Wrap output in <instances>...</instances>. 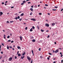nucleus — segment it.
<instances>
[{
	"mask_svg": "<svg viewBox=\"0 0 63 63\" xmlns=\"http://www.w3.org/2000/svg\"><path fill=\"white\" fill-rule=\"evenodd\" d=\"M27 58L29 61H31V58L29 57V56H27Z\"/></svg>",
	"mask_w": 63,
	"mask_h": 63,
	"instance_id": "nucleus-1",
	"label": "nucleus"
},
{
	"mask_svg": "<svg viewBox=\"0 0 63 63\" xmlns=\"http://www.w3.org/2000/svg\"><path fill=\"white\" fill-rule=\"evenodd\" d=\"M45 26H47V27H49V24L47 23H46L45 24Z\"/></svg>",
	"mask_w": 63,
	"mask_h": 63,
	"instance_id": "nucleus-2",
	"label": "nucleus"
},
{
	"mask_svg": "<svg viewBox=\"0 0 63 63\" xmlns=\"http://www.w3.org/2000/svg\"><path fill=\"white\" fill-rule=\"evenodd\" d=\"M12 59V57H11L9 58V59H8V60H9V61H11Z\"/></svg>",
	"mask_w": 63,
	"mask_h": 63,
	"instance_id": "nucleus-3",
	"label": "nucleus"
},
{
	"mask_svg": "<svg viewBox=\"0 0 63 63\" xmlns=\"http://www.w3.org/2000/svg\"><path fill=\"white\" fill-rule=\"evenodd\" d=\"M58 50H58V49L56 50V51H55V53H57V52H58Z\"/></svg>",
	"mask_w": 63,
	"mask_h": 63,
	"instance_id": "nucleus-4",
	"label": "nucleus"
},
{
	"mask_svg": "<svg viewBox=\"0 0 63 63\" xmlns=\"http://www.w3.org/2000/svg\"><path fill=\"white\" fill-rule=\"evenodd\" d=\"M31 20H33V21H36V19L34 18H32L31 19Z\"/></svg>",
	"mask_w": 63,
	"mask_h": 63,
	"instance_id": "nucleus-5",
	"label": "nucleus"
},
{
	"mask_svg": "<svg viewBox=\"0 0 63 63\" xmlns=\"http://www.w3.org/2000/svg\"><path fill=\"white\" fill-rule=\"evenodd\" d=\"M3 12H0V16H1V15H3Z\"/></svg>",
	"mask_w": 63,
	"mask_h": 63,
	"instance_id": "nucleus-6",
	"label": "nucleus"
},
{
	"mask_svg": "<svg viewBox=\"0 0 63 63\" xmlns=\"http://www.w3.org/2000/svg\"><path fill=\"white\" fill-rule=\"evenodd\" d=\"M20 40L21 41H22V36H20Z\"/></svg>",
	"mask_w": 63,
	"mask_h": 63,
	"instance_id": "nucleus-7",
	"label": "nucleus"
},
{
	"mask_svg": "<svg viewBox=\"0 0 63 63\" xmlns=\"http://www.w3.org/2000/svg\"><path fill=\"white\" fill-rule=\"evenodd\" d=\"M26 53L25 52H24V53L22 54V56H23Z\"/></svg>",
	"mask_w": 63,
	"mask_h": 63,
	"instance_id": "nucleus-8",
	"label": "nucleus"
},
{
	"mask_svg": "<svg viewBox=\"0 0 63 63\" xmlns=\"http://www.w3.org/2000/svg\"><path fill=\"white\" fill-rule=\"evenodd\" d=\"M24 58V56H23V57H21V58L22 59H23V58Z\"/></svg>",
	"mask_w": 63,
	"mask_h": 63,
	"instance_id": "nucleus-9",
	"label": "nucleus"
},
{
	"mask_svg": "<svg viewBox=\"0 0 63 63\" xmlns=\"http://www.w3.org/2000/svg\"><path fill=\"white\" fill-rule=\"evenodd\" d=\"M35 41H36L35 39H33L32 40V42H35Z\"/></svg>",
	"mask_w": 63,
	"mask_h": 63,
	"instance_id": "nucleus-10",
	"label": "nucleus"
},
{
	"mask_svg": "<svg viewBox=\"0 0 63 63\" xmlns=\"http://www.w3.org/2000/svg\"><path fill=\"white\" fill-rule=\"evenodd\" d=\"M32 54L34 56V53L33 52V50H32Z\"/></svg>",
	"mask_w": 63,
	"mask_h": 63,
	"instance_id": "nucleus-11",
	"label": "nucleus"
},
{
	"mask_svg": "<svg viewBox=\"0 0 63 63\" xmlns=\"http://www.w3.org/2000/svg\"><path fill=\"white\" fill-rule=\"evenodd\" d=\"M30 10L32 12H33V9L32 8H31Z\"/></svg>",
	"mask_w": 63,
	"mask_h": 63,
	"instance_id": "nucleus-12",
	"label": "nucleus"
},
{
	"mask_svg": "<svg viewBox=\"0 0 63 63\" xmlns=\"http://www.w3.org/2000/svg\"><path fill=\"white\" fill-rule=\"evenodd\" d=\"M33 31V30H32V28H31L30 30V32H32V31Z\"/></svg>",
	"mask_w": 63,
	"mask_h": 63,
	"instance_id": "nucleus-13",
	"label": "nucleus"
},
{
	"mask_svg": "<svg viewBox=\"0 0 63 63\" xmlns=\"http://www.w3.org/2000/svg\"><path fill=\"white\" fill-rule=\"evenodd\" d=\"M23 15H24V13H22V14H21V16H23Z\"/></svg>",
	"mask_w": 63,
	"mask_h": 63,
	"instance_id": "nucleus-14",
	"label": "nucleus"
},
{
	"mask_svg": "<svg viewBox=\"0 0 63 63\" xmlns=\"http://www.w3.org/2000/svg\"><path fill=\"white\" fill-rule=\"evenodd\" d=\"M17 48L18 49H20V47L19 46H18V47H17Z\"/></svg>",
	"mask_w": 63,
	"mask_h": 63,
	"instance_id": "nucleus-15",
	"label": "nucleus"
},
{
	"mask_svg": "<svg viewBox=\"0 0 63 63\" xmlns=\"http://www.w3.org/2000/svg\"><path fill=\"white\" fill-rule=\"evenodd\" d=\"M44 31H45V30H42V29L41 30V32H44Z\"/></svg>",
	"mask_w": 63,
	"mask_h": 63,
	"instance_id": "nucleus-16",
	"label": "nucleus"
},
{
	"mask_svg": "<svg viewBox=\"0 0 63 63\" xmlns=\"http://www.w3.org/2000/svg\"><path fill=\"white\" fill-rule=\"evenodd\" d=\"M37 29H38V30H39V26H37Z\"/></svg>",
	"mask_w": 63,
	"mask_h": 63,
	"instance_id": "nucleus-17",
	"label": "nucleus"
},
{
	"mask_svg": "<svg viewBox=\"0 0 63 63\" xmlns=\"http://www.w3.org/2000/svg\"><path fill=\"white\" fill-rule=\"evenodd\" d=\"M18 56H21V54H18Z\"/></svg>",
	"mask_w": 63,
	"mask_h": 63,
	"instance_id": "nucleus-18",
	"label": "nucleus"
},
{
	"mask_svg": "<svg viewBox=\"0 0 63 63\" xmlns=\"http://www.w3.org/2000/svg\"><path fill=\"white\" fill-rule=\"evenodd\" d=\"M7 48L8 49H9V46H7Z\"/></svg>",
	"mask_w": 63,
	"mask_h": 63,
	"instance_id": "nucleus-19",
	"label": "nucleus"
},
{
	"mask_svg": "<svg viewBox=\"0 0 63 63\" xmlns=\"http://www.w3.org/2000/svg\"><path fill=\"white\" fill-rule=\"evenodd\" d=\"M24 3L23 2L21 3V5H24Z\"/></svg>",
	"mask_w": 63,
	"mask_h": 63,
	"instance_id": "nucleus-20",
	"label": "nucleus"
},
{
	"mask_svg": "<svg viewBox=\"0 0 63 63\" xmlns=\"http://www.w3.org/2000/svg\"><path fill=\"white\" fill-rule=\"evenodd\" d=\"M14 22V21H11L10 22L11 23H12V22Z\"/></svg>",
	"mask_w": 63,
	"mask_h": 63,
	"instance_id": "nucleus-21",
	"label": "nucleus"
},
{
	"mask_svg": "<svg viewBox=\"0 0 63 63\" xmlns=\"http://www.w3.org/2000/svg\"><path fill=\"white\" fill-rule=\"evenodd\" d=\"M7 38H8V39H9V38H10V36H8L7 37Z\"/></svg>",
	"mask_w": 63,
	"mask_h": 63,
	"instance_id": "nucleus-22",
	"label": "nucleus"
},
{
	"mask_svg": "<svg viewBox=\"0 0 63 63\" xmlns=\"http://www.w3.org/2000/svg\"><path fill=\"white\" fill-rule=\"evenodd\" d=\"M4 36H6V35H4V39H6V37Z\"/></svg>",
	"mask_w": 63,
	"mask_h": 63,
	"instance_id": "nucleus-23",
	"label": "nucleus"
},
{
	"mask_svg": "<svg viewBox=\"0 0 63 63\" xmlns=\"http://www.w3.org/2000/svg\"><path fill=\"white\" fill-rule=\"evenodd\" d=\"M23 3H26V1H25L24 0L23 1Z\"/></svg>",
	"mask_w": 63,
	"mask_h": 63,
	"instance_id": "nucleus-24",
	"label": "nucleus"
},
{
	"mask_svg": "<svg viewBox=\"0 0 63 63\" xmlns=\"http://www.w3.org/2000/svg\"><path fill=\"white\" fill-rule=\"evenodd\" d=\"M42 13H39V15H42Z\"/></svg>",
	"mask_w": 63,
	"mask_h": 63,
	"instance_id": "nucleus-25",
	"label": "nucleus"
},
{
	"mask_svg": "<svg viewBox=\"0 0 63 63\" xmlns=\"http://www.w3.org/2000/svg\"><path fill=\"white\" fill-rule=\"evenodd\" d=\"M55 8H56V9H57V8H58V6H55Z\"/></svg>",
	"mask_w": 63,
	"mask_h": 63,
	"instance_id": "nucleus-26",
	"label": "nucleus"
},
{
	"mask_svg": "<svg viewBox=\"0 0 63 63\" xmlns=\"http://www.w3.org/2000/svg\"><path fill=\"white\" fill-rule=\"evenodd\" d=\"M20 18V16H18V19H19V18Z\"/></svg>",
	"mask_w": 63,
	"mask_h": 63,
	"instance_id": "nucleus-27",
	"label": "nucleus"
},
{
	"mask_svg": "<svg viewBox=\"0 0 63 63\" xmlns=\"http://www.w3.org/2000/svg\"><path fill=\"white\" fill-rule=\"evenodd\" d=\"M19 20L20 21H21V20H22V18H21L20 19H19Z\"/></svg>",
	"mask_w": 63,
	"mask_h": 63,
	"instance_id": "nucleus-28",
	"label": "nucleus"
},
{
	"mask_svg": "<svg viewBox=\"0 0 63 63\" xmlns=\"http://www.w3.org/2000/svg\"><path fill=\"white\" fill-rule=\"evenodd\" d=\"M31 63H33V60H32V61H31Z\"/></svg>",
	"mask_w": 63,
	"mask_h": 63,
	"instance_id": "nucleus-29",
	"label": "nucleus"
},
{
	"mask_svg": "<svg viewBox=\"0 0 63 63\" xmlns=\"http://www.w3.org/2000/svg\"><path fill=\"white\" fill-rule=\"evenodd\" d=\"M32 28L33 29H35V27H34V26H33L32 27Z\"/></svg>",
	"mask_w": 63,
	"mask_h": 63,
	"instance_id": "nucleus-30",
	"label": "nucleus"
},
{
	"mask_svg": "<svg viewBox=\"0 0 63 63\" xmlns=\"http://www.w3.org/2000/svg\"><path fill=\"white\" fill-rule=\"evenodd\" d=\"M41 48H40L39 49V51H40V50H41Z\"/></svg>",
	"mask_w": 63,
	"mask_h": 63,
	"instance_id": "nucleus-31",
	"label": "nucleus"
},
{
	"mask_svg": "<svg viewBox=\"0 0 63 63\" xmlns=\"http://www.w3.org/2000/svg\"><path fill=\"white\" fill-rule=\"evenodd\" d=\"M15 19H17V17H16V18H15Z\"/></svg>",
	"mask_w": 63,
	"mask_h": 63,
	"instance_id": "nucleus-32",
	"label": "nucleus"
},
{
	"mask_svg": "<svg viewBox=\"0 0 63 63\" xmlns=\"http://www.w3.org/2000/svg\"><path fill=\"white\" fill-rule=\"evenodd\" d=\"M45 6H48V5L47 4H45Z\"/></svg>",
	"mask_w": 63,
	"mask_h": 63,
	"instance_id": "nucleus-33",
	"label": "nucleus"
},
{
	"mask_svg": "<svg viewBox=\"0 0 63 63\" xmlns=\"http://www.w3.org/2000/svg\"><path fill=\"white\" fill-rule=\"evenodd\" d=\"M11 41V40H9L8 41V42H10Z\"/></svg>",
	"mask_w": 63,
	"mask_h": 63,
	"instance_id": "nucleus-34",
	"label": "nucleus"
},
{
	"mask_svg": "<svg viewBox=\"0 0 63 63\" xmlns=\"http://www.w3.org/2000/svg\"><path fill=\"white\" fill-rule=\"evenodd\" d=\"M25 30H27V27H26L25 29Z\"/></svg>",
	"mask_w": 63,
	"mask_h": 63,
	"instance_id": "nucleus-35",
	"label": "nucleus"
},
{
	"mask_svg": "<svg viewBox=\"0 0 63 63\" xmlns=\"http://www.w3.org/2000/svg\"><path fill=\"white\" fill-rule=\"evenodd\" d=\"M32 15V13H31L30 14V16H31V15Z\"/></svg>",
	"mask_w": 63,
	"mask_h": 63,
	"instance_id": "nucleus-36",
	"label": "nucleus"
},
{
	"mask_svg": "<svg viewBox=\"0 0 63 63\" xmlns=\"http://www.w3.org/2000/svg\"><path fill=\"white\" fill-rule=\"evenodd\" d=\"M2 56H0V59H2Z\"/></svg>",
	"mask_w": 63,
	"mask_h": 63,
	"instance_id": "nucleus-37",
	"label": "nucleus"
},
{
	"mask_svg": "<svg viewBox=\"0 0 63 63\" xmlns=\"http://www.w3.org/2000/svg\"><path fill=\"white\" fill-rule=\"evenodd\" d=\"M12 50H15V49L14 48H13Z\"/></svg>",
	"mask_w": 63,
	"mask_h": 63,
	"instance_id": "nucleus-38",
	"label": "nucleus"
},
{
	"mask_svg": "<svg viewBox=\"0 0 63 63\" xmlns=\"http://www.w3.org/2000/svg\"><path fill=\"white\" fill-rule=\"evenodd\" d=\"M9 47L10 48H12V46H9Z\"/></svg>",
	"mask_w": 63,
	"mask_h": 63,
	"instance_id": "nucleus-39",
	"label": "nucleus"
},
{
	"mask_svg": "<svg viewBox=\"0 0 63 63\" xmlns=\"http://www.w3.org/2000/svg\"><path fill=\"white\" fill-rule=\"evenodd\" d=\"M49 53V55H51V53Z\"/></svg>",
	"mask_w": 63,
	"mask_h": 63,
	"instance_id": "nucleus-40",
	"label": "nucleus"
},
{
	"mask_svg": "<svg viewBox=\"0 0 63 63\" xmlns=\"http://www.w3.org/2000/svg\"><path fill=\"white\" fill-rule=\"evenodd\" d=\"M63 60H61V63H63Z\"/></svg>",
	"mask_w": 63,
	"mask_h": 63,
	"instance_id": "nucleus-41",
	"label": "nucleus"
},
{
	"mask_svg": "<svg viewBox=\"0 0 63 63\" xmlns=\"http://www.w3.org/2000/svg\"><path fill=\"white\" fill-rule=\"evenodd\" d=\"M11 43H14V41H11Z\"/></svg>",
	"mask_w": 63,
	"mask_h": 63,
	"instance_id": "nucleus-42",
	"label": "nucleus"
},
{
	"mask_svg": "<svg viewBox=\"0 0 63 63\" xmlns=\"http://www.w3.org/2000/svg\"><path fill=\"white\" fill-rule=\"evenodd\" d=\"M52 10H53V11H56V9H52Z\"/></svg>",
	"mask_w": 63,
	"mask_h": 63,
	"instance_id": "nucleus-43",
	"label": "nucleus"
},
{
	"mask_svg": "<svg viewBox=\"0 0 63 63\" xmlns=\"http://www.w3.org/2000/svg\"><path fill=\"white\" fill-rule=\"evenodd\" d=\"M28 4H31V2H28Z\"/></svg>",
	"mask_w": 63,
	"mask_h": 63,
	"instance_id": "nucleus-44",
	"label": "nucleus"
},
{
	"mask_svg": "<svg viewBox=\"0 0 63 63\" xmlns=\"http://www.w3.org/2000/svg\"><path fill=\"white\" fill-rule=\"evenodd\" d=\"M1 45H2V46H4V44H1Z\"/></svg>",
	"mask_w": 63,
	"mask_h": 63,
	"instance_id": "nucleus-45",
	"label": "nucleus"
},
{
	"mask_svg": "<svg viewBox=\"0 0 63 63\" xmlns=\"http://www.w3.org/2000/svg\"><path fill=\"white\" fill-rule=\"evenodd\" d=\"M14 6L12 7H11V8L12 9V8H14Z\"/></svg>",
	"mask_w": 63,
	"mask_h": 63,
	"instance_id": "nucleus-46",
	"label": "nucleus"
},
{
	"mask_svg": "<svg viewBox=\"0 0 63 63\" xmlns=\"http://www.w3.org/2000/svg\"><path fill=\"white\" fill-rule=\"evenodd\" d=\"M16 58H17V57H16V56H15V59H16Z\"/></svg>",
	"mask_w": 63,
	"mask_h": 63,
	"instance_id": "nucleus-47",
	"label": "nucleus"
},
{
	"mask_svg": "<svg viewBox=\"0 0 63 63\" xmlns=\"http://www.w3.org/2000/svg\"><path fill=\"white\" fill-rule=\"evenodd\" d=\"M1 54H3V52L2 51L1 52Z\"/></svg>",
	"mask_w": 63,
	"mask_h": 63,
	"instance_id": "nucleus-48",
	"label": "nucleus"
},
{
	"mask_svg": "<svg viewBox=\"0 0 63 63\" xmlns=\"http://www.w3.org/2000/svg\"><path fill=\"white\" fill-rule=\"evenodd\" d=\"M62 56H63V55H62V54H61V57H62Z\"/></svg>",
	"mask_w": 63,
	"mask_h": 63,
	"instance_id": "nucleus-49",
	"label": "nucleus"
},
{
	"mask_svg": "<svg viewBox=\"0 0 63 63\" xmlns=\"http://www.w3.org/2000/svg\"><path fill=\"white\" fill-rule=\"evenodd\" d=\"M48 31H48V30H47V31H46V32H48Z\"/></svg>",
	"mask_w": 63,
	"mask_h": 63,
	"instance_id": "nucleus-50",
	"label": "nucleus"
},
{
	"mask_svg": "<svg viewBox=\"0 0 63 63\" xmlns=\"http://www.w3.org/2000/svg\"><path fill=\"white\" fill-rule=\"evenodd\" d=\"M47 59H48V60H49V57H47Z\"/></svg>",
	"mask_w": 63,
	"mask_h": 63,
	"instance_id": "nucleus-51",
	"label": "nucleus"
},
{
	"mask_svg": "<svg viewBox=\"0 0 63 63\" xmlns=\"http://www.w3.org/2000/svg\"><path fill=\"white\" fill-rule=\"evenodd\" d=\"M7 23H9V21H7Z\"/></svg>",
	"mask_w": 63,
	"mask_h": 63,
	"instance_id": "nucleus-52",
	"label": "nucleus"
},
{
	"mask_svg": "<svg viewBox=\"0 0 63 63\" xmlns=\"http://www.w3.org/2000/svg\"><path fill=\"white\" fill-rule=\"evenodd\" d=\"M54 44H55V45H56V42H55V43H54Z\"/></svg>",
	"mask_w": 63,
	"mask_h": 63,
	"instance_id": "nucleus-53",
	"label": "nucleus"
},
{
	"mask_svg": "<svg viewBox=\"0 0 63 63\" xmlns=\"http://www.w3.org/2000/svg\"><path fill=\"white\" fill-rule=\"evenodd\" d=\"M2 5H3V4H4V2H2Z\"/></svg>",
	"mask_w": 63,
	"mask_h": 63,
	"instance_id": "nucleus-54",
	"label": "nucleus"
},
{
	"mask_svg": "<svg viewBox=\"0 0 63 63\" xmlns=\"http://www.w3.org/2000/svg\"><path fill=\"white\" fill-rule=\"evenodd\" d=\"M47 14L49 15H49H50V14H49V13H48Z\"/></svg>",
	"mask_w": 63,
	"mask_h": 63,
	"instance_id": "nucleus-55",
	"label": "nucleus"
},
{
	"mask_svg": "<svg viewBox=\"0 0 63 63\" xmlns=\"http://www.w3.org/2000/svg\"><path fill=\"white\" fill-rule=\"evenodd\" d=\"M31 8H33V6H31Z\"/></svg>",
	"mask_w": 63,
	"mask_h": 63,
	"instance_id": "nucleus-56",
	"label": "nucleus"
},
{
	"mask_svg": "<svg viewBox=\"0 0 63 63\" xmlns=\"http://www.w3.org/2000/svg\"><path fill=\"white\" fill-rule=\"evenodd\" d=\"M63 10V9H62L61 10V11H62Z\"/></svg>",
	"mask_w": 63,
	"mask_h": 63,
	"instance_id": "nucleus-57",
	"label": "nucleus"
},
{
	"mask_svg": "<svg viewBox=\"0 0 63 63\" xmlns=\"http://www.w3.org/2000/svg\"><path fill=\"white\" fill-rule=\"evenodd\" d=\"M33 38H34V37H32L31 38V39H33Z\"/></svg>",
	"mask_w": 63,
	"mask_h": 63,
	"instance_id": "nucleus-58",
	"label": "nucleus"
},
{
	"mask_svg": "<svg viewBox=\"0 0 63 63\" xmlns=\"http://www.w3.org/2000/svg\"><path fill=\"white\" fill-rule=\"evenodd\" d=\"M5 6L7 5V4L6 3H5Z\"/></svg>",
	"mask_w": 63,
	"mask_h": 63,
	"instance_id": "nucleus-59",
	"label": "nucleus"
},
{
	"mask_svg": "<svg viewBox=\"0 0 63 63\" xmlns=\"http://www.w3.org/2000/svg\"><path fill=\"white\" fill-rule=\"evenodd\" d=\"M56 63V62L55 61V62H53V63Z\"/></svg>",
	"mask_w": 63,
	"mask_h": 63,
	"instance_id": "nucleus-60",
	"label": "nucleus"
},
{
	"mask_svg": "<svg viewBox=\"0 0 63 63\" xmlns=\"http://www.w3.org/2000/svg\"><path fill=\"white\" fill-rule=\"evenodd\" d=\"M56 59V58H54L53 59V60H55V59Z\"/></svg>",
	"mask_w": 63,
	"mask_h": 63,
	"instance_id": "nucleus-61",
	"label": "nucleus"
},
{
	"mask_svg": "<svg viewBox=\"0 0 63 63\" xmlns=\"http://www.w3.org/2000/svg\"><path fill=\"white\" fill-rule=\"evenodd\" d=\"M0 48H1V46L0 45Z\"/></svg>",
	"mask_w": 63,
	"mask_h": 63,
	"instance_id": "nucleus-62",
	"label": "nucleus"
},
{
	"mask_svg": "<svg viewBox=\"0 0 63 63\" xmlns=\"http://www.w3.org/2000/svg\"><path fill=\"white\" fill-rule=\"evenodd\" d=\"M52 25H53V26H54V24L53 23L52 24Z\"/></svg>",
	"mask_w": 63,
	"mask_h": 63,
	"instance_id": "nucleus-63",
	"label": "nucleus"
},
{
	"mask_svg": "<svg viewBox=\"0 0 63 63\" xmlns=\"http://www.w3.org/2000/svg\"><path fill=\"white\" fill-rule=\"evenodd\" d=\"M60 54H62V53L61 52H60Z\"/></svg>",
	"mask_w": 63,
	"mask_h": 63,
	"instance_id": "nucleus-64",
	"label": "nucleus"
}]
</instances>
